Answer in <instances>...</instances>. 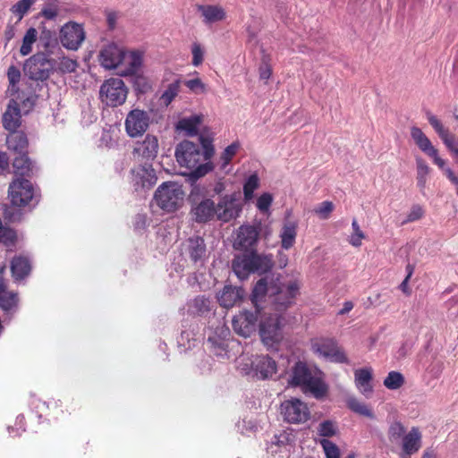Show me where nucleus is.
Masks as SVG:
<instances>
[{"label": "nucleus", "instance_id": "f257e3e1", "mask_svg": "<svg viewBox=\"0 0 458 458\" xmlns=\"http://www.w3.org/2000/svg\"><path fill=\"white\" fill-rule=\"evenodd\" d=\"M199 140L201 145L183 140L175 148L177 162L190 170V176L193 179L203 177L214 168L209 161L215 152L212 141L202 136Z\"/></svg>", "mask_w": 458, "mask_h": 458}, {"label": "nucleus", "instance_id": "f03ea898", "mask_svg": "<svg viewBox=\"0 0 458 458\" xmlns=\"http://www.w3.org/2000/svg\"><path fill=\"white\" fill-rule=\"evenodd\" d=\"M289 384L301 386L318 400L323 399L328 393V386L322 378V372L317 369L312 370L303 361H298L293 367Z\"/></svg>", "mask_w": 458, "mask_h": 458}, {"label": "nucleus", "instance_id": "7ed1b4c3", "mask_svg": "<svg viewBox=\"0 0 458 458\" xmlns=\"http://www.w3.org/2000/svg\"><path fill=\"white\" fill-rule=\"evenodd\" d=\"M273 267V256L259 253L256 250H247V251L236 255L232 261L234 274L242 280L248 278L250 274H266Z\"/></svg>", "mask_w": 458, "mask_h": 458}, {"label": "nucleus", "instance_id": "20e7f679", "mask_svg": "<svg viewBox=\"0 0 458 458\" xmlns=\"http://www.w3.org/2000/svg\"><path fill=\"white\" fill-rule=\"evenodd\" d=\"M286 323L284 313H265L259 325L262 343L268 348H276L284 339Z\"/></svg>", "mask_w": 458, "mask_h": 458}, {"label": "nucleus", "instance_id": "39448f33", "mask_svg": "<svg viewBox=\"0 0 458 458\" xmlns=\"http://www.w3.org/2000/svg\"><path fill=\"white\" fill-rule=\"evenodd\" d=\"M184 195L181 185L174 182H165L156 190L154 199L162 210L174 212L182 206Z\"/></svg>", "mask_w": 458, "mask_h": 458}, {"label": "nucleus", "instance_id": "423d86ee", "mask_svg": "<svg viewBox=\"0 0 458 458\" xmlns=\"http://www.w3.org/2000/svg\"><path fill=\"white\" fill-rule=\"evenodd\" d=\"M55 59L46 53H36L24 63L23 71L32 81H45L55 71Z\"/></svg>", "mask_w": 458, "mask_h": 458}, {"label": "nucleus", "instance_id": "0eeeda50", "mask_svg": "<svg viewBox=\"0 0 458 458\" xmlns=\"http://www.w3.org/2000/svg\"><path fill=\"white\" fill-rule=\"evenodd\" d=\"M128 95V89L120 78L106 80L99 89V98L107 106H122Z\"/></svg>", "mask_w": 458, "mask_h": 458}, {"label": "nucleus", "instance_id": "6e6552de", "mask_svg": "<svg viewBox=\"0 0 458 458\" xmlns=\"http://www.w3.org/2000/svg\"><path fill=\"white\" fill-rule=\"evenodd\" d=\"M311 351L329 360L336 363H349L344 350L338 346L335 339L330 337H316L310 340Z\"/></svg>", "mask_w": 458, "mask_h": 458}, {"label": "nucleus", "instance_id": "1a4fd4ad", "mask_svg": "<svg viewBox=\"0 0 458 458\" xmlns=\"http://www.w3.org/2000/svg\"><path fill=\"white\" fill-rule=\"evenodd\" d=\"M299 284L296 281L289 282L287 284H281L271 293L273 295L272 305L276 313H284L293 303L299 294Z\"/></svg>", "mask_w": 458, "mask_h": 458}, {"label": "nucleus", "instance_id": "9d476101", "mask_svg": "<svg viewBox=\"0 0 458 458\" xmlns=\"http://www.w3.org/2000/svg\"><path fill=\"white\" fill-rule=\"evenodd\" d=\"M8 194L13 206L26 207L34 198V187L28 179L16 178L10 183Z\"/></svg>", "mask_w": 458, "mask_h": 458}, {"label": "nucleus", "instance_id": "9b49d317", "mask_svg": "<svg viewBox=\"0 0 458 458\" xmlns=\"http://www.w3.org/2000/svg\"><path fill=\"white\" fill-rule=\"evenodd\" d=\"M281 412L286 421L290 423H301L310 419V409L307 404L297 398L284 401L281 404Z\"/></svg>", "mask_w": 458, "mask_h": 458}, {"label": "nucleus", "instance_id": "f8f14e48", "mask_svg": "<svg viewBox=\"0 0 458 458\" xmlns=\"http://www.w3.org/2000/svg\"><path fill=\"white\" fill-rule=\"evenodd\" d=\"M85 39V31L81 24L69 21L60 30V41L70 50H77Z\"/></svg>", "mask_w": 458, "mask_h": 458}, {"label": "nucleus", "instance_id": "ddd939ff", "mask_svg": "<svg viewBox=\"0 0 458 458\" xmlns=\"http://www.w3.org/2000/svg\"><path fill=\"white\" fill-rule=\"evenodd\" d=\"M148 125L149 116L147 112L137 108L129 112L124 122L125 131L131 138L142 135Z\"/></svg>", "mask_w": 458, "mask_h": 458}, {"label": "nucleus", "instance_id": "4468645a", "mask_svg": "<svg viewBox=\"0 0 458 458\" xmlns=\"http://www.w3.org/2000/svg\"><path fill=\"white\" fill-rule=\"evenodd\" d=\"M427 119L447 149L455 157L458 164V140L456 136L451 133L449 130L444 126L442 122L432 113H427Z\"/></svg>", "mask_w": 458, "mask_h": 458}, {"label": "nucleus", "instance_id": "2eb2a0df", "mask_svg": "<svg viewBox=\"0 0 458 458\" xmlns=\"http://www.w3.org/2000/svg\"><path fill=\"white\" fill-rule=\"evenodd\" d=\"M260 309L255 308L254 311L244 310L234 317L232 326L235 333L243 337H249L255 331Z\"/></svg>", "mask_w": 458, "mask_h": 458}, {"label": "nucleus", "instance_id": "dca6fc26", "mask_svg": "<svg viewBox=\"0 0 458 458\" xmlns=\"http://www.w3.org/2000/svg\"><path fill=\"white\" fill-rule=\"evenodd\" d=\"M411 136L418 148L433 158L434 163L439 167L444 168L445 162L438 156V150L432 145L430 140L426 136L422 130L417 126L411 129Z\"/></svg>", "mask_w": 458, "mask_h": 458}, {"label": "nucleus", "instance_id": "f3484780", "mask_svg": "<svg viewBox=\"0 0 458 458\" xmlns=\"http://www.w3.org/2000/svg\"><path fill=\"white\" fill-rule=\"evenodd\" d=\"M159 144L157 136L147 134L143 140L135 142L133 155L139 159L148 161L154 160L158 153Z\"/></svg>", "mask_w": 458, "mask_h": 458}, {"label": "nucleus", "instance_id": "a211bd4d", "mask_svg": "<svg viewBox=\"0 0 458 458\" xmlns=\"http://www.w3.org/2000/svg\"><path fill=\"white\" fill-rule=\"evenodd\" d=\"M259 237V228L255 225H243L240 226L237 238L234 242L236 250L247 251V250H256Z\"/></svg>", "mask_w": 458, "mask_h": 458}, {"label": "nucleus", "instance_id": "6ab92c4d", "mask_svg": "<svg viewBox=\"0 0 458 458\" xmlns=\"http://www.w3.org/2000/svg\"><path fill=\"white\" fill-rule=\"evenodd\" d=\"M216 204L211 199H203L191 205L190 215L198 224H206L216 217Z\"/></svg>", "mask_w": 458, "mask_h": 458}, {"label": "nucleus", "instance_id": "aec40b11", "mask_svg": "<svg viewBox=\"0 0 458 458\" xmlns=\"http://www.w3.org/2000/svg\"><path fill=\"white\" fill-rule=\"evenodd\" d=\"M242 208L233 195H225L216 205V218L223 222H229L239 216Z\"/></svg>", "mask_w": 458, "mask_h": 458}, {"label": "nucleus", "instance_id": "412c9836", "mask_svg": "<svg viewBox=\"0 0 458 458\" xmlns=\"http://www.w3.org/2000/svg\"><path fill=\"white\" fill-rule=\"evenodd\" d=\"M124 58V50L114 44L105 47L99 54V61L106 69L116 68L123 63Z\"/></svg>", "mask_w": 458, "mask_h": 458}, {"label": "nucleus", "instance_id": "4be33fe9", "mask_svg": "<svg viewBox=\"0 0 458 458\" xmlns=\"http://www.w3.org/2000/svg\"><path fill=\"white\" fill-rule=\"evenodd\" d=\"M244 293L242 287L226 284L217 294V301L221 307L230 309L242 300Z\"/></svg>", "mask_w": 458, "mask_h": 458}, {"label": "nucleus", "instance_id": "5701e85b", "mask_svg": "<svg viewBox=\"0 0 458 458\" xmlns=\"http://www.w3.org/2000/svg\"><path fill=\"white\" fill-rule=\"evenodd\" d=\"M252 365L256 375L261 379L272 377L276 373V363L267 355L258 356Z\"/></svg>", "mask_w": 458, "mask_h": 458}, {"label": "nucleus", "instance_id": "b1692460", "mask_svg": "<svg viewBox=\"0 0 458 458\" xmlns=\"http://www.w3.org/2000/svg\"><path fill=\"white\" fill-rule=\"evenodd\" d=\"M185 251L193 263L203 261L207 252L204 239L200 236L190 237L186 241Z\"/></svg>", "mask_w": 458, "mask_h": 458}, {"label": "nucleus", "instance_id": "393cba45", "mask_svg": "<svg viewBox=\"0 0 458 458\" xmlns=\"http://www.w3.org/2000/svg\"><path fill=\"white\" fill-rule=\"evenodd\" d=\"M422 446V434L419 428L412 427L402 439L401 450L417 454Z\"/></svg>", "mask_w": 458, "mask_h": 458}, {"label": "nucleus", "instance_id": "a878e982", "mask_svg": "<svg viewBox=\"0 0 458 458\" xmlns=\"http://www.w3.org/2000/svg\"><path fill=\"white\" fill-rule=\"evenodd\" d=\"M31 271L30 259L24 255L14 256L11 261V272L14 280H22Z\"/></svg>", "mask_w": 458, "mask_h": 458}, {"label": "nucleus", "instance_id": "bb28decb", "mask_svg": "<svg viewBox=\"0 0 458 458\" xmlns=\"http://www.w3.org/2000/svg\"><path fill=\"white\" fill-rule=\"evenodd\" d=\"M38 41L43 49L38 53H46L47 56H50L55 55L59 51L62 52L55 33L49 30L44 29L41 31L38 36Z\"/></svg>", "mask_w": 458, "mask_h": 458}, {"label": "nucleus", "instance_id": "cd10ccee", "mask_svg": "<svg viewBox=\"0 0 458 458\" xmlns=\"http://www.w3.org/2000/svg\"><path fill=\"white\" fill-rule=\"evenodd\" d=\"M355 377V385L360 392L368 396L373 391V386L371 385L372 381V369L371 368H364L356 369L354 372Z\"/></svg>", "mask_w": 458, "mask_h": 458}, {"label": "nucleus", "instance_id": "c85d7f7f", "mask_svg": "<svg viewBox=\"0 0 458 458\" xmlns=\"http://www.w3.org/2000/svg\"><path fill=\"white\" fill-rule=\"evenodd\" d=\"M197 9L204 18L203 21L205 23L220 21L225 18V12L220 5L198 4Z\"/></svg>", "mask_w": 458, "mask_h": 458}, {"label": "nucleus", "instance_id": "c756f323", "mask_svg": "<svg viewBox=\"0 0 458 458\" xmlns=\"http://www.w3.org/2000/svg\"><path fill=\"white\" fill-rule=\"evenodd\" d=\"M13 167L17 176L30 177L33 174L34 165L28 157V153L17 154V157L13 159Z\"/></svg>", "mask_w": 458, "mask_h": 458}, {"label": "nucleus", "instance_id": "7c9ffc66", "mask_svg": "<svg viewBox=\"0 0 458 458\" xmlns=\"http://www.w3.org/2000/svg\"><path fill=\"white\" fill-rule=\"evenodd\" d=\"M21 118L20 108L9 105L3 114V126L5 130L14 132L21 125Z\"/></svg>", "mask_w": 458, "mask_h": 458}, {"label": "nucleus", "instance_id": "2f4dec72", "mask_svg": "<svg viewBox=\"0 0 458 458\" xmlns=\"http://www.w3.org/2000/svg\"><path fill=\"white\" fill-rule=\"evenodd\" d=\"M8 148L16 154L28 153L29 141L22 131L13 132L6 140Z\"/></svg>", "mask_w": 458, "mask_h": 458}, {"label": "nucleus", "instance_id": "473e14b6", "mask_svg": "<svg viewBox=\"0 0 458 458\" xmlns=\"http://www.w3.org/2000/svg\"><path fill=\"white\" fill-rule=\"evenodd\" d=\"M297 236V224L293 221H286L282 228L280 238L281 246L284 250H289L295 243Z\"/></svg>", "mask_w": 458, "mask_h": 458}, {"label": "nucleus", "instance_id": "72a5a7b5", "mask_svg": "<svg viewBox=\"0 0 458 458\" xmlns=\"http://www.w3.org/2000/svg\"><path fill=\"white\" fill-rule=\"evenodd\" d=\"M143 53L139 50L126 52L123 63L127 65L124 75H133L142 64Z\"/></svg>", "mask_w": 458, "mask_h": 458}, {"label": "nucleus", "instance_id": "f704fd0d", "mask_svg": "<svg viewBox=\"0 0 458 458\" xmlns=\"http://www.w3.org/2000/svg\"><path fill=\"white\" fill-rule=\"evenodd\" d=\"M273 290H275V286L268 287L267 279L260 278L254 285L250 295V301L254 308H257V310H261L259 303L263 300L268 292L271 293Z\"/></svg>", "mask_w": 458, "mask_h": 458}, {"label": "nucleus", "instance_id": "c9c22d12", "mask_svg": "<svg viewBox=\"0 0 458 458\" xmlns=\"http://www.w3.org/2000/svg\"><path fill=\"white\" fill-rule=\"evenodd\" d=\"M210 310V300L204 295H199L188 302V313L193 316H202Z\"/></svg>", "mask_w": 458, "mask_h": 458}, {"label": "nucleus", "instance_id": "e433bc0d", "mask_svg": "<svg viewBox=\"0 0 458 458\" xmlns=\"http://www.w3.org/2000/svg\"><path fill=\"white\" fill-rule=\"evenodd\" d=\"M346 405L352 411L369 419H374L375 415L373 411L365 403L359 401L354 396H350L346 399Z\"/></svg>", "mask_w": 458, "mask_h": 458}, {"label": "nucleus", "instance_id": "4c0bfd02", "mask_svg": "<svg viewBox=\"0 0 458 458\" xmlns=\"http://www.w3.org/2000/svg\"><path fill=\"white\" fill-rule=\"evenodd\" d=\"M38 39V30L31 27L27 30L22 38V43L20 47V54L22 56H26L32 52L33 44Z\"/></svg>", "mask_w": 458, "mask_h": 458}, {"label": "nucleus", "instance_id": "58836bf2", "mask_svg": "<svg viewBox=\"0 0 458 458\" xmlns=\"http://www.w3.org/2000/svg\"><path fill=\"white\" fill-rule=\"evenodd\" d=\"M416 167H417V186L420 191H424L426 188L428 175L430 172V167L428 165L426 161L421 157L416 158Z\"/></svg>", "mask_w": 458, "mask_h": 458}, {"label": "nucleus", "instance_id": "ea45409f", "mask_svg": "<svg viewBox=\"0 0 458 458\" xmlns=\"http://www.w3.org/2000/svg\"><path fill=\"white\" fill-rule=\"evenodd\" d=\"M405 383L404 377L397 371H390L384 379V386L389 390H397Z\"/></svg>", "mask_w": 458, "mask_h": 458}, {"label": "nucleus", "instance_id": "a19ab883", "mask_svg": "<svg viewBox=\"0 0 458 458\" xmlns=\"http://www.w3.org/2000/svg\"><path fill=\"white\" fill-rule=\"evenodd\" d=\"M77 66L78 64L75 60L67 56H62L55 60V71L61 73H71L75 72Z\"/></svg>", "mask_w": 458, "mask_h": 458}, {"label": "nucleus", "instance_id": "79ce46f5", "mask_svg": "<svg viewBox=\"0 0 458 458\" xmlns=\"http://www.w3.org/2000/svg\"><path fill=\"white\" fill-rule=\"evenodd\" d=\"M406 434V428L404 425L399 421L395 420L392 422L387 430V436L390 442H397L400 439H403V436Z\"/></svg>", "mask_w": 458, "mask_h": 458}, {"label": "nucleus", "instance_id": "37998d69", "mask_svg": "<svg viewBox=\"0 0 458 458\" xmlns=\"http://www.w3.org/2000/svg\"><path fill=\"white\" fill-rule=\"evenodd\" d=\"M179 91L180 81L177 80L167 86L166 89L163 92V94L160 97V101L167 106L175 98Z\"/></svg>", "mask_w": 458, "mask_h": 458}, {"label": "nucleus", "instance_id": "c03bdc74", "mask_svg": "<svg viewBox=\"0 0 458 458\" xmlns=\"http://www.w3.org/2000/svg\"><path fill=\"white\" fill-rule=\"evenodd\" d=\"M36 1L20 0L11 7L10 11L18 18V21H21Z\"/></svg>", "mask_w": 458, "mask_h": 458}, {"label": "nucleus", "instance_id": "a18cd8bd", "mask_svg": "<svg viewBox=\"0 0 458 458\" xmlns=\"http://www.w3.org/2000/svg\"><path fill=\"white\" fill-rule=\"evenodd\" d=\"M200 123L199 116H191L179 121L178 128L187 131L190 135H195L198 131V125Z\"/></svg>", "mask_w": 458, "mask_h": 458}, {"label": "nucleus", "instance_id": "49530a36", "mask_svg": "<svg viewBox=\"0 0 458 458\" xmlns=\"http://www.w3.org/2000/svg\"><path fill=\"white\" fill-rule=\"evenodd\" d=\"M240 148V143L239 142H233L229 146H227L225 150L222 152L220 156V159L222 161L221 167L224 169L225 168L233 157L236 155L237 151Z\"/></svg>", "mask_w": 458, "mask_h": 458}, {"label": "nucleus", "instance_id": "de8ad7c7", "mask_svg": "<svg viewBox=\"0 0 458 458\" xmlns=\"http://www.w3.org/2000/svg\"><path fill=\"white\" fill-rule=\"evenodd\" d=\"M352 233L349 237V243L353 247H360L362 244V240L365 239V234L361 231L356 219L352 223Z\"/></svg>", "mask_w": 458, "mask_h": 458}, {"label": "nucleus", "instance_id": "09e8293b", "mask_svg": "<svg viewBox=\"0 0 458 458\" xmlns=\"http://www.w3.org/2000/svg\"><path fill=\"white\" fill-rule=\"evenodd\" d=\"M335 208V205L332 201L325 200L319 203L314 209L313 212L323 220L328 219Z\"/></svg>", "mask_w": 458, "mask_h": 458}, {"label": "nucleus", "instance_id": "8fccbe9b", "mask_svg": "<svg viewBox=\"0 0 458 458\" xmlns=\"http://www.w3.org/2000/svg\"><path fill=\"white\" fill-rule=\"evenodd\" d=\"M259 185V179L257 174H251L243 185V194L244 198L247 200H250L253 198L254 191Z\"/></svg>", "mask_w": 458, "mask_h": 458}, {"label": "nucleus", "instance_id": "3c124183", "mask_svg": "<svg viewBox=\"0 0 458 458\" xmlns=\"http://www.w3.org/2000/svg\"><path fill=\"white\" fill-rule=\"evenodd\" d=\"M59 13L57 0H49L40 11L39 14L47 20H54Z\"/></svg>", "mask_w": 458, "mask_h": 458}, {"label": "nucleus", "instance_id": "603ef678", "mask_svg": "<svg viewBox=\"0 0 458 458\" xmlns=\"http://www.w3.org/2000/svg\"><path fill=\"white\" fill-rule=\"evenodd\" d=\"M336 424L332 420H324L318 425V435L325 437H334L336 434Z\"/></svg>", "mask_w": 458, "mask_h": 458}, {"label": "nucleus", "instance_id": "864d4df0", "mask_svg": "<svg viewBox=\"0 0 458 458\" xmlns=\"http://www.w3.org/2000/svg\"><path fill=\"white\" fill-rule=\"evenodd\" d=\"M21 71L15 65L9 66L7 70V79L9 81V88L12 91H17V85L21 81Z\"/></svg>", "mask_w": 458, "mask_h": 458}, {"label": "nucleus", "instance_id": "5fc2aeb1", "mask_svg": "<svg viewBox=\"0 0 458 458\" xmlns=\"http://www.w3.org/2000/svg\"><path fill=\"white\" fill-rule=\"evenodd\" d=\"M18 296L16 293L5 292L1 295L0 306L4 310H10L17 305Z\"/></svg>", "mask_w": 458, "mask_h": 458}, {"label": "nucleus", "instance_id": "6e6d98bb", "mask_svg": "<svg viewBox=\"0 0 458 458\" xmlns=\"http://www.w3.org/2000/svg\"><path fill=\"white\" fill-rule=\"evenodd\" d=\"M327 458H339L340 450L338 446L328 439H321L319 441Z\"/></svg>", "mask_w": 458, "mask_h": 458}, {"label": "nucleus", "instance_id": "4d7b16f0", "mask_svg": "<svg viewBox=\"0 0 458 458\" xmlns=\"http://www.w3.org/2000/svg\"><path fill=\"white\" fill-rule=\"evenodd\" d=\"M270 58L268 55H264L259 68L260 80L267 81L272 75V67L269 64Z\"/></svg>", "mask_w": 458, "mask_h": 458}, {"label": "nucleus", "instance_id": "13d9d810", "mask_svg": "<svg viewBox=\"0 0 458 458\" xmlns=\"http://www.w3.org/2000/svg\"><path fill=\"white\" fill-rule=\"evenodd\" d=\"M191 54H192V61H191L192 64L194 66L200 65L204 60V51L199 43H194L192 45Z\"/></svg>", "mask_w": 458, "mask_h": 458}, {"label": "nucleus", "instance_id": "bf43d9fd", "mask_svg": "<svg viewBox=\"0 0 458 458\" xmlns=\"http://www.w3.org/2000/svg\"><path fill=\"white\" fill-rule=\"evenodd\" d=\"M273 201V197L270 193L261 194L257 200V208L261 212H267Z\"/></svg>", "mask_w": 458, "mask_h": 458}, {"label": "nucleus", "instance_id": "052dcab7", "mask_svg": "<svg viewBox=\"0 0 458 458\" xmlns=\"http://www.w3.org/2000/svg\"><path fill=\"white\" fill-rule=\"evenodd\" d=\"M424 216V210L420 205H413L407 215L406 220L403 222L405 223H411L417 220H420Z\"/></svg>", "mask_w": 458, "mask_h": 458}, {"label": "nucleus", "instance_id": "680f3d73", "mask_svg": "<svg viewBox=\"0 0 458 458\" xmlns=\"http://www.w3.org/2000/svg\"><path fill=\"white\" fill-rule=\"evenodd\" d=\"M184 84L190 90L196 93L204 92L206 90L205 84L199 78L188 80Z\"/></svg>", "mask_w": 458, "mask_h": 458}, {"label": "nucleus", "instance_id": "e2e57ef3", "mask_svg": "<svg viewBox=\"0 0 458 458\" xmlns=\"http://www.w3.org/2000/svg\"><path fill=\"white\" fill-rule=\"evenodd\" d=\"M449 315L454 318H458V294L453 296L446 301Z\"/></svg>", "mask_w": 458, "mask_h": 458}, {"label": "nucleus", "instance_id": "0e129e2a", "mask_svg": "<svg viewBox=\"0 0 458 458\" xmlns=\"http://www.w3.org/2000/svg\"><path fill=\"white\" fill-rule=\"evenodd\" d=\"M147 226V220L144 215L138 214L134 218V228L137 230L145 229Z\"/></svg>", "mask_w": 458, "mask_h": 458}, {"label": "nucleus", "instance_id": "69168bd1", "mask_svg": "<svg viewBox=\"0 0 458 458\" xmlns=\"http://www.w3.org/2000/svg\"><path fill=\"white\" fill-rule=\"evenodd\" d=\"M14 28L13 25H8L4 30V38L9 42L14 37Z\"/></svg>", "mask_w": 458, "mask_h": 458}, {"label": "nucleus", "instance_id": "338daca9", "mask_svg": "<svg viewBox=\"0 0 458 458\" xmlns=\"http://www.w3.org/2000/svg\"><path fill=\"white\" fill-rule=\"evenodd\" d=\"M352 309H353V303L350 301H345L344 303L343 308L339 310L338 314L344 315V314L350 312Z\"/></svg>", "mask_w": 458, "mask_h": 458}, {"label": "nucleus", "instance_id": "774afa93", "mask_svg": "<svg viewBox=\"0 0 458 458\" xmlns=\"http://www.w3.org/2000/svg\"><path fill=\"white\" fill-rule=\"evenodd\" d=\"M421 458H437V454L434 449L427 448L424 450Z\"/></svg>", "mask_w": 458, "mask_h": 458}]
</instances>
